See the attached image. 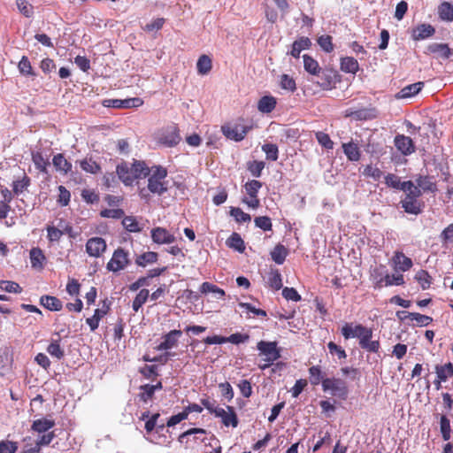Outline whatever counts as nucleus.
Wrapping results in <instances>:
<instances>
[{"label": "nucleus", "mask_w": 453, "mask_h": 453, "mask_svg": "<svg viewBox=\"0 0 453 453\" xmlns=\"http://www.w3.org/2000/svg\"><path fill=\"white\" fill-rule=\"evenodd\" d=\"M202 405L211 414L220 418L224 426L236 427L239 420L234 407L226 406V411L223 408L215 406V401L211 402L208 398L201 399Z\"/></svg>", "instance_id": "obj_1"}, {"label": "nucleus", "mask_w": 453, "mask_h": 453, "mask_svg": "<svg viewBox=\"0 0 453 453\" xmlns=\"http://www.w3.org/2000/svg\"><path fill=\"white\" fill-rule=\"evenodd\" d=\"M406 195L400 203L406 213L418 215L422 212L424 203L418 198L422 196L421 189L413 184L411 188L403 190Z\"/></svg>", "instance_id": "obj_2"}, {"label": "nucleus", "mask_w": 453, "mask_h": 453, "mask_svg": "<svg viewBox=\"0 0 453 453\" xmlns=\"http://www.w3.org/2000/svg\"><path fill=\"white\" fill-rule=\"evenodd\" d=\"M151 174L148 179V189L153 194L158 196L167 191V182L165 180L167 176V171L161 165H154L151 167Z\"/></svg>", "instance_id": "obj_3"}, {"label": "nucleus", "mask_w": 453, "mask_h": 453, "mask_svg": "<svg viewBox=\"0 0 453 453\" xmlns=\"http://www.w3.org/2000/svg\"><path fill=\"white\" fill-rule=\"evenodd\" d=\"M252 129V126L243 124V119L234 124H226L222 126L221 130L223 134L230 140L235 142L242 141L247 135L248 132Z\"/></svg>", "instance_id": "obj_4"}, {"label": "nucleus", "mask_w": 453, "mask_h": 453, "mask_svg": "<svg viewBox=\"0 0 453 453\" xmlns=\"http://www.w3.org/2000/svg\"><path fill=\"white\" fill-rule=\"evenodd\" d=\"M359 346L361 349L369 352L377 353L380 348V343L378 340L372 341V330L361 324H357Z\"/></svg>", "instance_id": "obj_5"}, {"label": "nucleus", "mask_w": 453, "mask_h": 453, "mask_svg": "<svg viewBox=\"0 0 453 453\" xmlns=\"http://www.w3.org/2000/svg\"><path fill=\"white\" fill-rule=\"evenodd\" d=\"M359 346L361 349L369 352L377 353L380 348V343L378 340L372 341V330L361 324H357Z\"/></svg>", "instance_id": "obj_6"}, {"label": "nucleus", "mask_w": 453, "mask_h": 453, "mask_svg": "<svg viewBox=\"0 0 453 453\" xmlns=\"http://www.w3.org/2000/svg\"><path fill=\"white\" fill-rule=\"evenodd\" d=\"M324 392H330L333 395L345 400L349 394L346 382L339 378H328L323 381Z\"/></svg>", "instance_id": "obj_7"}, {"label": "nucleus", "mask_w": 453, "mask_h": 453, "mask_svg": "<svg viewBox=\"0 0 453 453\" xmlns=\"http://www.w3.org/2000/svg\"><path fill=\"white\" fill-rule=\"evenodd\" d=\"M262 185V182L257 180L247 181L244 185V188L248 197L242 198V202L250 208L257 209L260 206V200L257 197V194Z\"/></svg>", "instance_id": "obj_8"}, {"label": "nucleus", "mask_w": 453, "mask_h": 453, "mask_svg": "<svg viewBox=\"0 0 453 453\" xmlns=\"http://www.w3.org/2000/svg\"><path fill=\"white\" fill-rule=\"evenodd\" d=\"M259 355L265 356L263 361L275 362L280 357V349L277 342L260 341L257 344Z\"/></svg>", "instance_id": "obj_9"}, {"label": "nucleus", "mask_w": 453, "mask_h": 453, "mask_svg": "<svg viewBox=\"0 0 453 453\" xmlns=\"http://www.w3.org/2000/svg\"><path fill=\"white\" fill-rule=\"evenodd\" d=\"M129 264L128 252L122 248L114 250L111 258L107 263V270L117 273L124 270Z\"/></svg>", "instance_id": "obj_10"}, {"label": "nucleus", "mask_w": 453, "mask_h": 453, "mask_svg": "<svg viewBox=\"0 0 453 453\" xmlns=\"http://www.w3.org/2000/svg\"><path fill=\"white\" fill-rule=\"evenodd\" d=\"M143 104V100L140 97H133L127 99H105L103 105L108 108L115 109H129L139 107Z\"/></svg>", "instance_id": "obj_11"}, {"label": "nucleus", "mask_w": 453, "mask_h": 453, "mask_svg": "<svg viewBox=\"0 0 453 453\" xmlns=\"http://www.w3.org/2000/svg\"><path fill=\"white\" fill-rule=\"evenodd\" d=\"M107 244L104 239L101 237H92L86 243V251L88 256L99 257L106 250Z\"/></svg>", "instance_id": "obj_12"}, {"label": "nucleus", "mask_w": 453, "mask_h": 453, "mask_svg": "<svg viewBox=\"0 0 453 453\" xmlns=\"http://www.w3.org/2000/svg\"><path fill=\"white\" fill-rule=\"evenodd\" d=\"M394 144L398 151L403 156H409L415 152L416 147L412 139L404 134L395 136Z\"/></svg>", "instance_id": "obj_13"}, {"label": "nucleus", "mask_w": 453, "mask_h": 453, "mask_svg": "<svg viewBox=\"0 0 453 453\" xmlns=\"http://www.w3.org/2000/svg\"><path fill=\"white\" fill-rule=\"evenodd\" d=\"M117 174L119 180L126 185L130 186L136 180V175L133 172V168L127 162H122L117 165Z\"/></svg>", "instance_id": "obj_14"}, {"label": "nucleus", "mask_w": 453, "mask_h": 453, "mask_svg": "<svg viewBox=\"0 0 453 453\" xmlns=\"http://www.w3.org/2000/svg\"><path fill=\"white\" fill-rule=\"evenodd\" d=\"M182 335L180 330H172L163 336V342L157 347V350H167L175 347L178 343L179 338Z\"/></svg>", "instance_id": "obj_15"}, {"label": "nucleus", "mask_w": 453, "mask_h": 453, "mask_svg": "<svg viewBox=\"0 0 453 453\" xmlns=\"http://www.w3.org/2000/svg\"><path fill=\"white\" fill-rule=\"evenodd\" d=\"M151 238L158 244H169L175 241V237L164 227H155L151 230Z\"/></svg>", "instance_id": "obj_16"}, {"label": "nucleus", "mask_w": 453, "mask_h": 453, "mask_svg": "<svg viewBox=\"0 0 453 453\" xmlns=\"http://www.w3.org/2000/svg\"><path fill=\"white\" fill-rule=\"evenodd\" d=\"M385 184L388 188H392L398 190H405L406 188H411L413 187V182L411 180L401 181L400 177L394 173H388L384 176Z\"/></svg>", "instance_id": "obj_17"}, {"label": "nucleus", "mask_w": 453, "mask_h": 453, "mask_svg": "<svg viewBox=\"0 0 453 453\" xmlns=\"http://www.w3.org/2000/svg\"><path fill=\"white\" fill-rule=\"evenodd\" d=\"M424 88V82L418 81L410 85L403 87L400 91H398L395 97V99H408L411 98L417 94H418L421 89Z\"/></svg>", "instance_id": "obj_18"}, {"label": "nucleus", "mask_w": 453, "mask_h": 453, "mask_svg": "<svg viewBox=\"0 0 453 453\" xmlns=\"http://www.w3.org/2000/svg\"><path fill=\"white\" fill-rule=\"evenodd\" d=\"M434 177L429 175H418L416 178V183L421 192L435 193L437 191V184L434 181Z\"/></svg>", "instance_id": "obj_19"}, {"label": "nucleus", "mask_w": 453, "mask_h": 453, "mask_svg": "<svg viewBox=\"0 0 453 453\" xmlns=\"http://www.w3.org/2000/svg\"><path fill=\"white\" fill-rule=\"evenodd\" d=\"M40 304L51 311H59L63 308V303L56 296L44 295L40 298Z\"/></svg>", "instance_id": "obj_20"}, {"label": "nucleus", "mask_w": 453, "mask_h": 453, "mask_svg": "<svg viewBox=\"0 0 453 453\" xmlns=\"http://www.w3.org/2000/svg\"><path fill=\"white\" fill-rule=\"evenodd\" d=\"M52 164L55 169L63 174H67L72 171V163L62 153L53 156Z\"/></svg>", "instance_id": "obj_21"}, {"label": "nucleus", "mask_w": 453, "mask_h": 453, "mask_svg": "<svg viewBox=\"0 0 453 453\" xmlns=\"http://www.w3.org/2000/svg\"><path fill=\"white\" fill-rule=\"evenodd\" d=\"M277 105V99L273 96H264L257 102V110L262 113H271Z\"/></svg>", "instance_id": "obj_22"}, {"label": "nucleus", "mask_w": 453, "mask_h": 453, "mask_svg": "<svg viewBox=\"0 0 453 453\" xmlns=\"http://www.w3.org/2000/svg\"><path fill=\"white\" fill-rule=\"evenodd\" d=\"M311 46V42L308 37H300L298 40L293 42L289 54L295 58H299L301 51L310 49Z\"/></svg>", "instance_id": "obj_23"}, {"label": "nucleus", "mask_w": 453, "mask_h": 453, "mask_svg": "<svg viewBox=\"0 0 453 453\" xmlns=\"http://www.w3.org/2000/svg\"><path fill=\"white\" fill-rule=\"evenodd\" d=\"M327 378L325 377V372L322 371L321 366L312 365L309 368V380L312 386H318L321 384L323 387V381Z\"/></svg>", "instance_id": "obj_24"}, {"label": "nucleus", "mask_w": 453, "mask_h": 453, "mask_svg": "<svg viewBox=\"0 0 453 453\" xmlns=\"http://www.w3.org/2000/svg\"><path fill=\"white\" fill-rule=\"evenodd\" d=\"M435 32L434 27L430 24L418 25L413 31L412 37L414 40H423L432 36Z\"/></svg>", "instance_id": "obj_25"}, {"label": "nucleus", "mask_w": 453, "mask_h": 453, "mask_svg": "<svg viewBox=\"0 0 453 453\" xmlns=\"http://www.w3.org/2000/svg\"><path fill=\"white\" fill-rule=\"evenodd\" d=\"M320 73L321 74L319 75L320 81L318 83L325 90L331 89L336 82V74L329 70H321Z\"/></svg>", "instance_id": "obj_26"}, {"label": "nucleus", "mask_w": 453, "mask_h": 453, "mask_svg": "<svg viewBox=\"0 0 453 453\" xmlns=\"http://www.w3.org/2000/svg\"><path fill=\"white\" fill-rule=\"evenodd\" d=\"M393 262L395 266L402 272H406L412 267V261L403 252L396 251L393 257Z\"/></svg>", "instance_id": "obj_27"}, {"label": "nucleus", "mask_w": 453, "mask_h": 453, "mask_svg": "<svg viewBox=\"0 0 453 453\" xmlns=\"http://www.w3.org/2000/svg\"><path fill=\"white\" fill-rule=\"evenodd\" d=\"M180 141V136L177 127H172L169 132L160 137V142L167 147H173Z\"/></svg>", "instance_id": "obj_28"}, {"label": "nucleus", "mask_w": 453, "mask_h": 453, "mask_svg": "<svg viewBox=\"0 0 453 453\" xmlns=\"http://www.w3.org/2000/svg\"><path fill=\"white\" fill-rule=\"evenodd\" d=\"M342 150L349 161H358L361 157V152L357 144L353 142L342 143Z\"/></svg>", "instance_id": "obj_29"}, {"label": "nucleus", "mask_w": 453, "mask_h": 453, "mask_svg": "<svg viewBox=\"0 0 453 453\" xmlns=\"http://www.w3.org/2000/svg\"><path fill=\"white\" fill-rule=\"evenodd\" d=\"M55 426V421L53 419H49L46 418H39L33 421L31 426V429L38 434H42L48 432Z\"/></svg>", "instance_id": "obj_30"}, {"label": "nucleus", "mask_w": 453, "mask_h": 453, "mask_svg": "<svg viewBox=\"0 0 453 453\" xmlns=\"http://www.w3.org/2000/svg\"><path fill=\"white\" fill-rule=\"evenodd\" d=\"M436 377L443 382L453 377V364L449 362L444 365H436L434 367Z\"/></svg>", "instance_id": "obj_31"}, {"label": "nucleus", "mask_w": 453, "mask_h": 453, "mask_svg": "<svg viewBox=\"0 0 453 453\" xmlns=\"http://www.w3.org/2000/svg\"><path fill=\"white\" fill-rule=\"evenodd\" d=\"M359 69L358 62L352 57H345L341 59V70L344 73H357Z\"/></svg>", "instance_id": "obj_32"}, {"label": "nucleus", "mask_w": 453, "mask_h": 453, "mask_svg": "<svg viewBox=\"0 0 453 453\" xmlns=\"http://www.w3.org/2000/svg\"><path fill=\"white\" fill-rule=\"evenodd\" d=\"M211 58L208 55H201L196 63L197 73L200 75H206L211 72Z\"/></svg>", "instance_id": "obj_33"}, {"label": "nucleus", "mask_w": 453, "mask_h": 453, "mask_svg": "<svg viewBox=\"0 0 453 453\" xmlns=\"http://www.w3.org/2000/svg\"><path fill=\"white\" fill-rule=\"evenodd\" d=\"M303 67L304 70L312 74V75H319L321 72V68L317 60H315L311 56L304 54L303 56Z\"/></svg>", "instance_id": "obj_34"}, {"label": "nucleus", "mask_w": 453, "mask_h": 453, "mask_svg": "<svg viewBox=\"0 0 453 453\" xmlns=\"http://www.w3.org/2000/svg\"><path fill=\"white\" fill-rule=\"evenodd\" d=\"M288 255V249L280 243L277 244L271 251L272 259L278 265H282Z\"/></svg>", "instance_id": "obj_35"}, {"label": "nucleus", "mask_w": 453, "mask_h": 453, "mask_svg": "<svg viewBox=\"0 0 453 453\" xmlns=\"http://www.w3.org/2000/svg\"><path fill=\"white\" fill-rule=\"evenodd\" d=\"M431 53L438 54L442 58H449L452 55V50L446 43H433L428 46Z\"/></svg>", "instance_id": "obj_36"}, {"label": "nucleus", "mask_w": 453, "mask_h": 453, "mask_svg": "<svg viewBox=\"0 0 453 453\" xmlns=\"http://www.w3.org/2000/svg\"><path fill=\"white\" fill-rule=\"evenodd\" d=\"M438 15L441 20L453 21V4L449 2H442L438 6Z\"/></svg>", "instance_id": "obj_37"}, {"label": "nucleus", "mask_w": 453, "mask_h": 453, "mask_svg": "<svg viewBox=\"0 0 453 453\" xmlns=\"http://www.w3.org/2000/svg\"><path fill=\"white\" fill-rule=\"evenodd\" d=\"M47 352L58 360L65 357L64 348L60 344V339L52 340L46 349Z\"/></svg>", "instance_id": "obj_38"}, {"label": "nucleus", "mask_w": 453, "mask_h": 453, "mask_svg": "<svg viewBox=\"0 0 453 453\" xmlns=\"http://www.w3.org/2000/svg\"><path fill=\"white\" fill-rule=\"evenodd\" d=\"M32 161L37 170H39L41 173H48V166L50 165V162L47 158H44L41 152H33Z\"/></svg>", "instance_id": "obj_39"}, {"label": "nucleus", "mask_w": 453, "mask_h": 453, "mask_svg": "<svg viewBox=\"0 0 453 453\" xmlns=\"http://www.w3.org/2000/svg\"><path fill=\"white\" fill-rule=\"evenodd\" d=\"M109 308L96 309L94 315L91 318L86 319V323L89 326L91 331H95L98 328L100 320L107 314Z\"/></svg>", "instance_id": "obj_40"}, {"label": "nucleus", "mask_w": 453, "mask_h": 453, "mask_svg": "<svg viewBox=\"0 0 453 453\" xmlns=\"http://www.w3.org/2000/svg\"><path fill=\"white\" fill-rule=\"evenodd\" d=\"M362 174L365 178H370L374 181H379L383 177V172L372 164H369L364 167Z\"/></svg>", "instance_id": "obj_41"}, {"label": "nucleus", "mask_w": 453, "mask_h": 453, "mask_svg": "<svg viewBox=\"0 0 453 453\" xmlns=\"http://www.w3.org/2000/svg\"><path fill=\"white\" fill-rule=\"evenodd\" d=\"M45 258L46 257L40 248H33L30 250V261L32 267L42 269L43 267L42 264Z\"/></svg>", "instance_id": "obj_42"}, {"label": "nucleus", "mask_w": 453, "mask_h": 453, "mask_svg": "<svg viewBox=\"0 0 453 453\" xmlns=\"http://www.w3.org/2000/svg\"><path fill=\"white\" fill-rule=\"evenodd\" d=\"M226 244L229 248L242 253L245 250V244L241 235L237 233H233L226 240Z\"/></svg>", "instance_id": "obj_43"}, {"label": "nucleus", "mask_w": 453, "mask_h": 453, "mask_svg": "<svg viewBox=\"0 0 453 453\" xmlns=\"http://www.w3.org/2000/svg\"><path fill=\"white\" fill-rule=\"evenodd\" d=\"M80 166L84 172L88 173L96 174L101 172L100 165L91 157L81 160Z\"/></svg>", "instance_id": "obj_44"}, {"label": "nucleus", "mask_w": 453, "mask_h": 453, "mask_svg": "<svg viewBox=\"0 0 453 453\" xmlns=\"http://www.w3.org/2000/svg\"><path fill=\"white\" fill-rule=\"evenodd\" d=\"M158 255L157 252L154 251H148L142 255H139L136 259L135 263L139 266H146L148 264L156 263L157 261Z\"/></svg>", "instance_id": "obj_45"}, {"label": "nucleus", "mask_w": 453, "mask_h": 453, "mask_svg": "<svg viewBox=\"0 0 453 453\" xmlns=\"http://www.w3.org/2000/svg\"><path fill=\"white\" fill-rule=\"evenodd\" d=\"M150 297V292L147 288H142L136 295L134 299L133 300L132 308L134 312H137L142 305L147 302Z\"/></svg>", "instance_id": "obj_46"}, {"label": "nucleus", "mask_w": 453, "mask_h": 453, "mask_svg": "<svg viewBox=\"0 0 453 453\" xmlns=\"http://www.w3.org/2000/svg\"><path fill=\"white\" fill-rule=\"evenodd\" d=\"M134 173L136 175V179L142 177H147L150 174L151 168H150L143 161H134L131 165Z\"/></svg>", "instance_id": "obj_47"}, {"label": "nucleus", "mask_w": 453, "mask_h": 453, "mask_svg": "<svg viewBox=\"0 0 453 453\" xmlns=\"http://www.w3.org/2000/svg\"><path fill=\"white\" fill-rule=\"evenodd\" d=\"M357 119L366 120L378 117V111L375 108L359 109L351 113Z\"/></svg>", "instance_id": "obj_48"}, {"label": "nucleus", "mask_w": 453, "mask_h": 453, "mask_svg": "<svg viewBox=\"0 0 453 453\" xmlns=\"http://www.w3.org/2000/svg\"><path fill=\"white\" fill-rule=\"evenodd\" d=\"M268 284L274 290L282 288V278L278 269H271L268 275Z\"/></svg>", "instance_id": "obj_49"}, {"label": "nucleus", "mask_w": 453, "mask_h": 453, "mask_svg": "<svg viewBox=\"0 0 453 453\" xmlns=\"http://www.w3.org/2000/svg\"><path fill=\"white\" fill-rule=\"evenodd\" d=\"M440 241L444 248L453 244V223L448 225L440 234Z\"/></svg>", "instance_id": "obj_50"}, {"label": "nucleus", "mask_w": 453, "mask_h": 453, "mask_svg": "<svg viewBox=\"0 0 453 453\" xmlns=\"http://www.w3.org/2000/svg\"><path fill=\"white\" fill-rule=\"evenodd\" d=\"M19 73L25 76H35V73L31 65V63L27 56H23L18 64Z\"/></svg>", "instance_id": "obj_51"}, {"label": "nucleus", "mask_w": 453, "mask_h": 453, "mask_svg": "<svg viewBox=\"0 0 453 453\" xmlns=\"http://www.w3.org/2000/svg\"><path fill=\"white\" fill-rule=\"evenodd\" d=\"M415 280L419 283L423 290L429 288L432 284V277L425 270H419L415 275Z\"/></svg>", "instance_id": "obj_52"}, {"label": "nucleus", "mask_w": 453, "mask_h": 453, "mask_svg": "<svg viewBox=\"0 0 453 453\" xmlns=\"http://www.w3.org/2000/svg\"><path fill=\"white\" fill-rule=\"evenodd\" d=\"M341 333L345 340L357 338L359 334L357 330V324L353 325L352 323H345L341 328Z\"/></svg>", "instance_id": "obj_53"}, {"label": "nucleus", "mask_w": 453, "mask_h": 453, "mask_svg": "<svg viewBox=\"0 0 453 453\" xmlns=\"http://www.w3.org/2000/svg\"><path fill=\"white\" fill-rule=\"evenodd\" d=\"M122 219V225L127 231L131 233H137L141 231L139 223L134 217L124 215Z\"/></svg>", "instance_id": "obj_54"}, {"label": "nucleus", "mask_w": 453, "mask_h": 453, "mask_svg": "<svg viewBox=\"0 0 453 453\" xmlns=\"http://www.w3.org/2000/svg\"><path fill=\"white\" fill-rule=\"evenodd\" d=\"M200 291L203 294H217L219 296V298H223L225 296V291L222 288H219L218 286L208 281H205L201 285Z\"/></svg>", "instance_id": "obj_55"}, {"label": "nucleus", "mask_w": 453, "mask_h": 453, "mask_svg": "<svg viewBox=\"0 0 453 453\" xmlns=\"http://www.w3.org/2000/svg\"><path fill=\"white\" fill-rule=\"evenodd\" d=\"M262 150L265 153L268 160L276 161L279 157V149L274 143H265L262 146Z\"/></svg>", "instance_id": "obj_56"}, {"label": "nucleus", "mask_w": 453, "mask_h": 453, "mask_svg": "<svg viewBox=\"0 0 453 453\" xmlns=\"http://www.w3.org/2000/svg\"><path fill=\"white\" fill-rule=\"evenodd\" d=\"M265 166V163L264 161H250L247 164V169L254 177H260L262 174V171Z\"/></svg>", "instance_id": "obj_57"}, {"label": "nucleus", "mask_w": 453, "mask_h": 453, "mask_svg": "<svg viewBox=\"0 0 453 453\" xmlns=\"http://www.w3.org/2000/svg\"><path fill=\"white\" fill-rule=\"evenodd\" d=\"M30 185V178L24 174L22 179L16 180L12 183V191L15 195L22 193Z\"/></svg>", "instance_id": "obj_58"}, {"label": "nucleus", "mask_w": 453, "mask_h": 453, "mask_svg": "<svg viewBox=\"0 0 453 453\" xmlns=\"http://www.w3.org/2000/svg\"><path fill=\"white\" fill-rule=\"evenodd\" d=\"M440 430L444 441H449L450 439L451 428H450V421L445 416L441 415L440 418Z\"/></svg>", "instance_id": "obj_59"}, {"label": "nucleus", "mask_w": 453, "mask_h": 453, "mask_svg": "<svg viewBox=\"0 0 453 453\" xmlns=\"http://www.w3.org/2000/svg\"><path fill=\"white\" fill-rule=\"evenodd\" d=\"M408 317L416 322L418 326H426L432 323L433 319L429 316L423 315L418 312L408 313Z\"/></svg>", "instance_id": "obj_60"}, {"label": "nucleus", "mask_w": 453, "mask_h": 453, "mask_svg": "<svg viewBox=\"0 0 453 453\" xmlns=\"http://www.w3.org/2000/svg\"><path fill=\"white\" fill-rule=\"evenodd\" d=\"M125 215V211L122 209H104L100 211V217L104 219H122Z\"/></svg>", "instance_id": "obj_61"}, {"label": "nucleus", "mask_w": 453, "mask_h": 453, "mask_svg": "<svg viewBox=\"0 0 453 453\" xmlns=\"http://www.w3.org/2000/svg\"><path fill=\"white\" fill-rule=\"evenodd\" d=\"M230 215L234 218V219L239 222H249L251 220V217L250 214L244 212L239 207H231Z\"/></svg>", "instance_id": "obj_62"}, {"label": "nucleus", "mask_w": 453, "mask_h": 453, "mask_svg": "<svg viewBox=\"0 0 453 453\" xmlns=\"http://www.w3.org/2000/svg\"><path fill=\"white\" fill-rule=\"evenodd\" d=\"M255 226L263 231H271L273 229L272 220L268 216H258L254 219Z\"/></svg>", "instance_id": "obj_63"}, {"label": "nucleus", "mask_w": 453, "mask_h": 453, "mask_svg": "<svg viewBox=\"0 0 453 453\" xmlns=\"http://www.w3.org/2000/svg\"><path fill=\"white\" fill-rule=\"evenodd\" d=\"M315 136L318 142L325 149L332 150L334 148V142L327 134L319 131L315 134Z\"/></svg>", "instance_id": "obj_64"}]
</instances>
